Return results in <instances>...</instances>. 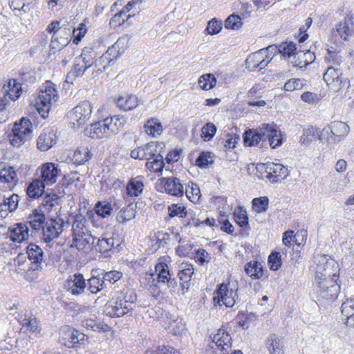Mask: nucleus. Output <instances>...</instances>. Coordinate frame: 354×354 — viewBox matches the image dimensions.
I'll use <instances>...</instances> for the list:
<instances>
[{
    "mask_svg": "<svg viewBox=\"0 0 354 354\" xmlns=\"http://www.w3.org/2000/svg\"><path fill=\"white\" fill-rule=\"evenodd\" d=\"M337 264L328 261L325 257L319 260L315 268V281L317 283V295L322 300L332 301L335 299L340 290L337 283Z\"/></svg>",
    "mask_w": 354,
    "mask_h": 354,
    "instance_id": "f257e3e1",
    "label": "nucleus"
},
{
    "mask_svg": "<svg viewBox=\"0 0 354 354\" xmlns=\"http://www.w3.org/2000/svg\"><path fill=\"white\" fill-rule=\"evenodd\" d=\"M57 99L58 95L55 85L50 82H47L40 88L33 105L39 114L43 118H46L48 115L52 104L56 102Z\"/></svg>",
    "mask_w": 354,
    "mask_h": 354,
    "instance_id": "f03ea898",
    "label": "nucleus"
},
{
    "mask_svg": "<svg viewBox=\"0 0 354 354\" xmlns=\"http://www.w3.org/2000/svg\"><path fill=\"white\" fill-rule=\"evenodd\" d=\"M127 299V296H124L122 293L113 297L104 306V313L110 317H122L133 309V301Z\"/></svg>",
    "mask_w": 354,
    "mask_h": 354,
    "instance_id": "7ed1b4c3",
    "label": "nucleus"
},
{
    "mask_svg": "<svg viewBox=\"0 0 354 354\" xmlns=\"http://www.w3.org/2000/svg\"><path fill=\"white\" fill-rule=\"evenodd\" d=\"M92 106L88 101H83L76 106L68 113L71 128L77 129L82 127L91 118Z\"/></svg>",
    "mask_w": 354,
    "mask_h": 354,
    "instance_id": "20e7f679",
    "label": "nucleus"
},
{
    "mask_svg": "<svg viewBox=\"0 0 354 354\" xmlns=\"http://www.w3.org/2000/svg\"><path fill=\"white\" fill-rule=\"evenodd\" d=\"M257 169L259 171H264L266 177L271 183H278L288 176V167L280 163L268 162L257 165Z\"/></svg>",
    "mask_w": 354,
    "mask_h": 354,
    "instance_id": "39448f33",
    "label": "nucleus"
},
{
    "mask_svg": "<svg viewBox=\"0 0 354 354\" xmlns=\"http://www.w3.org/2000/svg\"><path fill=\"white\" fill-rule=\"evenodd\" d=\"M239 299L237 290L229 288L225 283L220 284L214 292L213 302L214 306H221V302L230 308L237 304Z\"/></svg>",
    "mask_w": 354,
    "mask_h": 354,
    "instance_id": "423d86ee",
    "label": "nucleus"
},
{
    "mask_svg": "<svg viewBox=\"0 0 354 354\" xmlns=\"http://www.w3.org/2000/svg\"><path fill=\"white\" fill-rule=\"evenodd\" d=\"M65 222L60 216L51 218L45 222L42 227L43 240L46 243H49L53 239L57 238L64 230Z\"/></svg>",
    "mask_w": 354,
    "mask_h": 354,
    "instance_id": "0eeeda50",
    "label": "nucleus"
},
{
    "mask_svg": "<svg viewBox=\"0 0 354 354\" xmlns=\"http://www.w3.org/2000/svg\"><path fill=\"white\" fill-rule=\"evenodd\" d=\"M2 93L3 97L0 98V111L6 109L9 103L8 98L16 101L21 95V84L15 79L8 80V82L3 86Z\"/></svg>",
    "mask_w": 354,
    "mask_h": 354,
    "instance_id": "6e6552de",
    "label": "nucleus"
},
{
    "mask_svg": "<svg viewBox=\"0 0 354 354\" xmlns=\"http://www.w3.org/2000/svg\"><path fill=\"white\" fill-rule=\"evenodd\" d=\"M272 60L269 55L265 54L263 50H259L252 53L245 60V66L250 71L264 68Z\"/></svg>",
    "mask_w": 354,
    "mask_h": 354,
    "instance_id": "1a4fd4ad",
    "label": "nucleus"
},
{
    "mask_svg": "<svg viewBox=\"0 0 354 354\" xmlns=\"http://www.w3.org/2000/svg\"><path fill=\"white\" fill-rule=\"evenodd\" d=\"M155 272L157 274V282L155 286L158 284L166 283L168 288L171 290L175 289L178 286L177 279L172 277L170 273L168 266L165 263H159L155 267Z\"/></svg>",
    "mask_w": 354,
    "mask_h": 354,
    "instance_id": "9d476101",
    "label": "nucleus"
},
{
    "mask_svg": "<svg viewBox=\"0 0 354 354\" xmlns=\"http://www.w3.org/2000/svg\"><path fill=\"white\" fill-rule=\"evenodd\" d=\"M64 287L73 295H80L86 288V283L83 274L75 273L66 281Z\"/></svg>",
    "mask_w": 354,
    "mask_h": 354,
    "instance_id": "9b49d317",
    "label": "nucleus"
},
{
    "mask_svg": "<svg viewBox=\"0 0 354 354\" xmlns=\"http://www.w3.org/2000/svg\"><path fill=\"white\" fill-rule=\"evenodd\" d=\"M267 124H263L259 129H248L243 136V142L247 147L257 146L261 141H265Z\"/></svg>",
    "mask_w": 354,
    "mask_h": 354,
    "instance_id": "f8f14e48",
    "label": "nucleus"
},
{
    "mask_svg": "<svg viewBox=\"0 0 354 354\" xmlns=\"http://www.w3.org/2000/svg\"><path fill=\"white\" fill-rule=\"evenodd\" d=\"M111 119L106 118L103 120L92 124L88 130L91 138L101 139L111 136L109 124H111Z\"/></svg>",
    "mask_w": 354,
    "mask_h": 354,
    "instance_id": "ddd939ff",
    "label": "nucleus"
},
{
    "mask_svg": "<svg viewBox=\"0 0 354 354\" xmlns=\"http://www.w3.org/2000/svg\"><path fill=\"white\" fill-rule=\"evenodd\" d=\"M159 180L167 194L177 197L183 196V185L179 178L176 177L161 178Z\"/></svg>",
    "mask_w": 354,
    "mask_h": 354,
    "instance_id": "4468645a",
    "label": "nucleus"
},
{
    "mask_svg": "<svg viewBox=\"0 0 354 354\" xmlns=\"http://www.w3.org/2000/svg\"><path fill=\"white\" fill-rule=\"evenodd\" d=\"M60 169L58 165L53 162H46L42 165L41 171V177L44 185H52L57 180V177L59 175Z\"/></svg>",
    "mask_w": 354,
    "mask_h": 354,
    "instance_id": "2eb2a0df",
    "label": "nucleus"
},
{
    "mask_svg": "<svg viewBox=\"0 0 354 354\" xmlns=\"http://www.w3.org/2000/svg\"><path fill=\"white\" fill-rule=\"evenodd\" d=\"M342 73L339 69H336L332 66L328 68L323 78L330 90L334 92L339 91L342 88Z\"/></svg>",
    "mask_w": 354,
    "mask_h": 354,
    "instance_id": "dca6fc26",
    "label": "nucleus"
},
{
    "mask_svg": "<svg viewBox=\"0 0 354 354\" xmlns=\"http://www.w3.org/2000/svg\"><path fill=\"white\" fill-rule=\"evenodd\" d=\"M212 342L215 343L217 348L223 351L228 353L231 351L232 337L224 326L218 330L214 335Z\"/></svg>",
    "mask_w": 354,
    "mask_h": 354,
    "instance_id": "f3484780",
    "label": "nucleus"
},
{
    "mask_svg": "<svg viewBox=\"0 0 354 354\" xmlns=\"http://www.w3.org/2000/svg\"><path fill=\"white\" fill-rule=\"evenodd\" d=\"M145 177L142 176H137L131 178L127 184V194L130 197L140 196L144 189Z\"/></svg>",
    "mask_w": 354,
    "mask_h": 354,
    "instance_id": "a211bd4d",
    "label": "nucleus"
},
{
    "mask_svg": "<svg viewBox=\"0 0 354 354\" xmlns=\"http://www.w3.org/2000/svg\"><path fill=\"white\" fill-rule=\"evenodd\" d=\"M180 270L178 271V276L180 279V286L182 290L187 291L190 286L191 278L194 274L193 266L188 263H181ZM183 294H185L183 292Z\"/></svg>",
    "mask_w": 354,
    "mask_h": 354,
    "instance_id": "6ab92c4d",
    "label": "nucleus"
},
{
    "mask_svg": "<svg viewBox=\"0 0 354 354\" xmlns=\"http://www.w3.org/2000/svg\"><path fill=\"white\" fill-rule=\"evenodd\" d=\"M138 97L133 94H124L119 96L116 100L117 106L124 111L136 109L139 104Z\"/></svg>",
    "mask_w": 354,
    "mask_h": 354,
    "instance_id": "aec40b11",
    "label": "nucleus"
},
{
    "mask_svg": "<svg viewBox=\"0 0 354 354\" xmlns=\"http://www.w3.org/2000/svg\"><path fill=\"white\" fill-rule=\"evenodd\" d=\"M315 59V55L310 50H306V52L299 51L297 52L296 55H293V60H291V63L294 66L303 68L313 63Z\"/></svg>",
    "mask_w": 354,
    "mask_h": 354,
    "instance_id": "412c9836",
    "label": "nucleus"
},
{
    "mask_svg": "<svg viewBox=\"0 0 354 354\" xmlns=\"http://www.w3.org/2000/svg\"><path fill=\"white\" fill-rule=\"evenodd\" d=\"M342 317H345V324L348 327L354 328V299L347 298L341 306Z\"/></svg>",
    "mask_w": 354,
    "mask_h": 354,
    "instance_id": "4be33fe9",
    "label": "nucleus"
},
{
    "mask_svg": "<svg viewBox=\"0 0 354 354\" xmlns=\"http://www.w3.org/2000/svg\"><path fill=\"white\" fill-rule=\"evenodd\" d=\"M266 347L270 354H284L283 339L276 334H270L266 339Z\"/></svg>",
    "mask_w": 354,
    "mask_h": 354,
    "instance_id": "5701e85b",
    "label": "nucleus"
},
{
    "mask_svg": "<svg viewBox=\"0 0 354 354\" xmlns=\"http://www.w3.org/2000/svg\"><path fill=\"white\" fill-rule=\"evenodd\" d=\"M88 225L87 220L82 215H77L72 225L73 237H80V235L85 236L86 234H91Z\"/></svg>",
    "mask_w": 354,
    "mask_h": 354,
    "instance_id": "b1692460",
    "label": "nucleus"
},
{
    "mask_svg": "<svg viewBox=\"0 0 354 354\" xmlns=\"http://www.w3.org/2000/svg\"><path fill=\"white\" fill-rule=\"evenodd\" d=\"M269 128H266L265 141L268 140L272 148L274 149L282 144L281 133L278 127L273 124H267Z\"/></svg>",
    "mask_w": 354,
    "mask_h": 354,
    "instance_id": "393cba45",
    "label": "nucleus"
},
{
    "mask_svg": "<svg viewBox=\"0 0 354 354\" xmlns=\"http://www.w3.org/2000/svg\"><path fill=\"white\" fill-rule=\"evenodd\" d=\"M56 143V136L53 131L43 132L37 138V148L43 151H48Z\"/></svg>",
    "mask_w": 354,
    "mask_h": 354,
    "instance_id": "a878e982",
    "label": "nucleus"
},
{
    "mask_svg": "<svg viewBox=\"0 0 354 354\" xmlns=\"http://www.w3.org/2000/svg\"><path fill=\"white\" fill-rule=\"evenodd\" d=\"M69 337L66 339L64 345L68 348H80L82 345L85 344L87 340V337L82 333L78 330H69Z\"/></svg>",
    "mask_w": 354,
    "mask_h": 354,
    "instance_id": "bb28decb",
    "label": "nucleus"
},
{
    "mask_svg": "<svg viewBox=\"0 0 354 354\" xmlns=\"http://www.w3.org/2000/svg\"><path fill=\"white\" fill-rule=\"evenodd\" d=\"M26 253L32 265L40 264L44 259V252L43 250L35 243H30L27 246Z\"/></svg>",
    "mask_w": 354,
    "mask_h": 354,
    "instance_id": "cd10ccee",
    "label": "nucleus"
},
{
    "mask_svg": "<svg viewBox=\"0 0 354 354\" xmlns=\"http://www.w3.org/2000/svg\"><path fill=\"white\" fill-rule=\"evenodd\" d=\"M95 238L92 234L85 236L80 235V237H73V245L78 250L88 251L92 249L94 244Z\"/></svg>",
    "mask_w": 354,
    "mask_h": 354,
    "instance_id": "c85d7f7f",
    "label": "nucleus"
},
{
    "mask_svg": "<svg viewBox=\"0 0 354 354\" xmlns=\"http://www.w3.org/2000/svg\"><path fill=\"white\" fill-rule=\"evenodd\" d=\"M45 215L41 209H35L29 215L27 223L34 230H39L45 223Z\"/></svg>",
    "mask_w": 354,
    "mask_h": 354,
    "instance_id": "c756f323",
    "label": "nucleus"
},
{
    "mask_svg": "<svg viewBox=\"0 0 354 354\" xmlns=\"http://www.w3.org/2000/svg\"><path fill=\"white\" fill-rule=\"evenodd\" d=\"M331 133L335 137V140L340 141L349 133L350 128L345 122L335 121L330 126Z\"/></svg>",
    "mask_w": 354,
    "mask_h": 354,
    "instance_id": "7c9ffc66",
    "label": "nucleus"
},
{
    "mask_svg": "<svg viewBox=\"0 0 354 354\" xmlns=\"http://www.w3.org/2000/svg\"><path fill=\"white\" fill-rule=\"evenodd\" d=\"M45 185L39 179L33 180L26 188V194L31 198L41 196L44 192Z\"/></svg>",
    "mask_w": 354,
    "mask_h": 354,
    "instance_id": "2f4dec72",
    "label": "nucleus"
},
{
    "mask_svg": "<svg viewBox=\"0 0 354 354\" xmlns=\"http://www.w3.org/2000/svg\"><path fill=\"white\" fill-rule=\"evenodd\" d=\"M64 36L60 35H56L55 36H52L51 41L50 44V51L53 53H55L57 50H60L65 46H66L69 42L68 41V35L69 32L64 33Z\"/></svg>",
    "mask_w": 354,
    "mask_h": 354,
    "instance_id": "473e14b6",
    "label": "nucleus"
},
{
    "mask_svg": "<svg viewBox=\"0 0 354 354\" xmlns=\"http://www.w3.org/2000/svg\"><path fill=\"white\" fill-rule=\"evenodd\" d=\"M144 130L145 133L152 137L160 136L162 132V127L158 119L151 118L145 124Z\"/></svg>",
    "mask_w": 354,
    "mask_h": 354,
    "instance_id": "72a5a7b5",
    "label": "nucleus"
},
{
    "mask_svg": "<svg viewBox=\"0 0 354 354\" xmlns=\"http://www.w3.org/2000/svg\"><path fill=\"white\" fill-rule=\"evenodd\" d=\"M90 70L79 57L75 59L73 68L66 76L67 82L72 81L71 77H82L87 71Z\"/></svg>",
    "mask_w": 354,
    "mask_h": 354,
    "instance_id": "f704fd0d",
    "label": "nucleus"
},
{
    "mask_svg": "<svg viewBox=\"0 0 354 354\" xmlns=\"http://www.w3.org/2000/svg\"><path fill=\"white\" fill-rule=\"evenodd\" d=\"M245 272L253 279H259L263 274V267L257 261L247 263L245 266Z\"/></svg>",
    "mask_w": 354,
    "mask_h": 354,
    "instance_id": "c9c22d12",
    "label": "nucleus"
},
{
    "mask_svg": "<svg viewBox=\"0 0 354 354\" xmlns=\"http://www.w3.org/2000/svg\"><path fill=\"white\" fill-rule=\"evenodd\" d=\"M136 209L133 204L122 208L117 214L116 220L118 223H124L135 218Z\"/></svg>",
    "mask_w": 354,
    "mask_h": 354,
    "instance_id": "e433bc0d",
    "label": "nucleus"
},
{
    "mask_svg": "<svg viewBox=\"0 0 354 354\" xmlns=\"http://www.w3.org/2000/svg\"><path fill=\"white\" fill-rule=\"evenodd\" d=\"M32 125L31 121L28 119L23 118L21 119L19 123L16 122L12 130L23 134L24 136H26L29 138L31 137Z\"/></svg>",
    "mask_w": 354,
    "mask_h": 354,
    "instance_id": "4c0bfd02",
    "label": "nucleus"
},
{
    "mask_svg": "<svg viewBox=\"0 0 354 354\" xmlns=\"http://www.w3.org/2000/svg\"><path fill=\"white\" fill-rule=\"evenodd\" d=\"M22 327L32 333H39L41 331V326L39 322L34 316H25L20 319Z\"/></svg>",
    "mask_w": 354,
    "mask_h": 354,
    "instance_id": "58836bf2",
    "label": "nucleus"
},
{
    "mask_svg": "<svg viewBox=\"0 0 354 354\" xmlns=\"http://www.w3.org/2000/svg\"><path fill=\"white\" fill-rule=\"evenodd\" d=\"M28 238V226L25 223H18L12 232V239L21 242Z\"/></svg>",
    "mask_w": 354,
    "mask_h": 354,
    "instance_id": "ea45409f",
    "label": "nucleus"
},
{
    "mask_svg": "<svg viewBox=\"0 0 354 354\" xmlns=\"http://www.w3.org/2000/svg\"><path fill=\"white\" fill-rule=\"evenodd\" d=\"M92 156L88 147H82L77 148L73 153V160L77 165H83Z\"/></svg>",
    "mask_w": 354,
    "mask_h": 354,
    "instance_id": "a19ab883",
    "label": "nucleus"
},
{
    "mask_svg": "<svg viewBox=\"0 0 354 354\" xmlns=\"http://www.w3.org/2000/svg\"><path fill=\"white\" fill-rule=\"evenodd\" d=\"M86 287H88V290L93 294H97L106 288L105 282L103 281L102 277H100V275L91 277L87 281Z\"/></svg>",
    "mask_w": 354,
    "mask_h": 354,
    "instance_id": "79ce46f5",
    "label": "nucleus"
},
{
    "mask_svg": "<svg viewBox=\"0 0 354 354\" xmlns=\"http://www.w3.org/2000/svg\"><path fill=\"white\" fill-rule=\"evenodd\" d=\"M109 119H111V124H109L111 135L118 133L127 122V118L124 115H114Z\"/></svg>",
    "mask_w": 354,
    "mask_h": 354,
    "instance_id": "37998d69",
    "label": "nucleus"
},
{
    "mask_svg": "<svg viewBox=\"0 0 354 354\" xmlns=\"http://www.w3.org/2000/svg\"><path fill=\"white\" fill-rule=\"evenodd\" d=\"M114 247V239L111 237L102 236L97 240V243L94 245L97 252L105 253L110 251Z\"/></svg>",
    "mask_w": 354,
    "mask_h": 354,
    "instance_id": "c03bdc74",
    "label": "nucleus"
},
{
    "mask_svg": "<svg viewBox=\"0 0 354 354\" xmlns=\"http://www.w3.org/2000/svg\"><path fill=\"white\" fill-rule=\"evenodd\" d=\"M97 53L91 48H85L82 50L79 57L82 59V62L91 69L95 60Z\"/></svg>",
    "mask_w": 354,
    "mask_h": 354,
    "instance_id": "a18cd8bd",
    "label": "nucleus"
},
{
    "mask_svg": "<svg viewBox=\"0 0 354 354\" xmlns=\"http://www.w3.org/2000/svg\"><path fill=\"white\" fill-rule=\"evenodd\" d=\"M108 58L103 55L95 58L93 67L91 68L92 75H97L106 71L109 66H112L113 64H108Z\"/></svg>",
    "mask_w": 354,
    "mask_h": 354,
    "instance_id": "49530a36",
    "label": "nucleus"
},
{
    "mask_svg": "<svg viewBox=\"0 0 354 354\" xmlns=\"http://www.w3.org/2000/svg\"><path fill=\"white\" fill-rule=\"evenodd\" d=\"M214 155L209 151H202L196 160V165L200 168H207L214 163Z\"/></svg>",
    "mask_w": 354,
    "mask_h": 354,
    "instance_id": "de8ad7c7",
    "label": "nucleus"
},
{
    "mask_svg": "<svg viewBox=\"0 0 354 354\" xmlns=\"http://www.w3.org/2000/svg\"><path fill=\"white\" fill-rule=\"evenodd\" d=\"M279 53L285 57H288L293 60V55L297 53L296 45L290 42H283L279 45Z\"/></svg>",
    "mask_w": 354,
    "mask_h": 354,
    "instance_id": "09e8293b",
    "label": "nucleus"
},
{
    "mask_svg": "<svg viewBox=\"0 0 354 354\" xmlns=\"http://www.w3.org/2000/svg\"><path fill=\"white\" fill-rule=\"evenodd\" d=\"M199 86L205 91H208L215 86L216 79L214 75L207 73L201 75L198 79Z\"/></svg>",
    "mask_w": 354,
    "mask_h": 354,
    "instance_id": "8fccbe9b",
    "label": "nucleus"
},
{
    "mask_svg": "<svg viewBox=\"0 0 354 354\" xmlns=\"http://www.w3.org/2000/svg\"><path fill=\"white\" fill-rule=\"evenodd\" d=\"M169 216L171 218L178 216L179 218H185L188 215H191L190 212H188L186 207L180 204H172L168 207Z\"/></svg>",
    "mask_w": 354,
    "mask_h": 354,
    "instance_id": "3c124183",
    "label": "nucleus"
},
{
    "mask_svg": "<svg viewBox=\"0 0 354 354\" xmlns=\"http://www.w3.org/2000/svg\"><path fill=\"white\" fill-rule=\"evenodd\" d=\"M59 198L56 194H46L41 199V205L46 210L50 211L59 204Z\"/></svg>",
    "mask_w": 354,
    "mask_h": 354,
    "instance_id": "603ef678",
    "label": "nucleus"
},
{
    "mask_svg": "<svg viewBox=\"0 0 354 354\" xmlns=\"http://www.w3.org/2000/svg\"><path fill=\"white\" fill-rule=\"evenodd\" d=\"M305 85H306V80L305 79L291 78L285 83L283 88L286 91H293L301 89Z\"/></svg>",
    "mask_w": 354,
    "mask_h": 354,
    "instance_id": "864d4df0",
    "label": "nucleus"
},
{
    "mask_svg": "<svg viewBox=\"0 0 354 354\" xmlns=\"http://www.w3.org/2000/svg\"><path fill=\"white\" fill-rule=\"evenodd\" d=\"M95 209L96 214L102 217L106 218L108 216H110L113 208L111 207V203L106 201H98L95 206Z\"/></svg>",
    "mask_w": 354,
    "mask_h": 354,
    "instance_id": "5fc2aeb1",
    "label": "nucleus"
},
{
    "mask_svg": "<svg viewBox=\"0 0 354 354\" xmlns=\"http://www.w3.org/2000/svg\"><path fill=\"white\" fill-rule=\"evenodd\" d=\"M152 159V161L148 160L146 162V168L153 172H162L165 165L163 156H156Z\"/></svg>",
    "mask_w": 354,
    "mask_h": 354,
    "instance_id": "6e6d98bb",
    "label": "nucleus"
},
{
    "mask_svg": "<svg viewBox=\"0 0 354 354\" xmlns=\"http://www.w3.org/2000/svg\"><path fill=\"white\" fill-rule=\"evenodd\" d=\"M216 127L212 122L205 124L201 129V138L204 141H209L216 132Z\"/></svg>",
    "mask_w": 354,
    "mask_h": 354,
    "instance_id": "4d7b16f0",
    "label": "nucleus"
},
{
    "mask_svg": "<svg viewBox=\"0 0 354 354\" xmlns=\"http://www.w3.org/2000/svg\"><path fill=\"white\" fill-rule=\"evenodd\" d=\"M234 221L240 227L248 225L247 212L242 207H239L234 212Z\"/></svg>",
    "mask_w": 354,
    "mask_h": 354,
    "instance_id": "13d9d810",
    "label": "nucleus"
},
{
    "mask_svg": "<svg viewBox=\"0 0 354 354\" xmlns=\"http://www.w3.org/2000/svg\"><path fill=\"white\" fill-rule=\"evenodd\" d=\"M17 179V174L12 167L3 168L0 171V180L7 183H12Z\"/></svg>",
    "mask_w": 354,
    "mask_h": 354,
    "instance_id": "bf43d9fd",
    "label": "nucleus"
},
{
    "mask_svg": "<svg viewBox=\"0 0 354 354\" xmlns=\"http://www.w3.org/2000/svg\"><path fill=\"white\" fill-rule=\"evenodd\" d=\"M102 279L105 282V286L106 287L107 283L114 284L115 282L119 281L122 274L120 272L113 270L110 272H102L101 274Z\"/></svg>",
    "mask_w": 354,
    "mask_h": 354,
    "instance_id": "052dcab7",
    "label": "nucleus"
},
{
    "mask_svg": "<svg viewBox=\"0 0 354 354\" xmlns=\"http://www.w3.org/2000/svg\"><path fill=\"white\" fill-rule=\"evenodd\" d=\"M135 15V12L133 14L129 15H124L121 11L115 13L111 19L109 24L111 27L116 28L119 26L122 25L129 18Z\"/></svg>",
    "mask_w": 354,
    "mask_h": 354,
    "instance_id": "680f3d73",
    "label": "nucleus"
},
{
    "mask_svg": "<svg viewBox=\"0 0 354 354\" xmlns=\"http://www.w3.org/2000/svg\"><path fill=\"white\" fill-rule=\"evenodd\" d=\"M252 206L255 212L261 213L265 212L268 209L269 200L268 197L255 198L252 200Z\"/></svg>",
    "mask_w": 354,
    "mask_h": 354,
    "instance_id": "e2e57ef3",
    "label": "nucleus"
},
{
    "mask_svg": "<svg viewBox=\"0 0 354 354\" xmlns=\"http://www.w3.org/2000/svg\"><path fill=\"white\" fill-rule=\"evenodd\" d=\"M241 26V18L239 15H231L225 21V27L227 29L237 30Z\"/></svg>",
    "mask_w": 354,
    "mask_h": 354,
    "instance_id": "0e129e2a",
    "label": "nucleus"
},
{
    "mask_svg": "<svg viewBox=\"0 0 354 354\" xmlns=\"http://www.w3.org/2000/svg\"><path fill=\"white\" fill-rule=\"evenodd\" d=\"M29 138L24 136L23 134L15 131L12 129V133L9 136L10 144L15 147H19L22 144L25 143Z\"/></svg>",
    "mask_w": 354,
    "mask_h": 354,
    "instance_id": "69168bd1",
    "label": "nucleus"
},
{
    "mask_svg": "<svg viewBox=\"0 0 354 354\" xmlns=\"http://www.w3.org/2000/svg\"><path fill=\"white\" fill-rule=\"evenodd\" d=\"M281 254L272 252L268 257V262L272 270H277L281 266Z\"/></svg>",
    "mask_w": 354,
    "mask_h": 354,
    "instance_id": "338daca9",
    "label": "nucleus"
},
{
    "mask_svg": "<svg viewBox=\"0 0 354 354\" xmlns=\"http://www.w3.org/2000/svg\"><path fill=\"white\" fill-rule=\"evenodd\" d=\"M145 354H180L179 352L170 346H158L156 350L147 349Z\"/></svg>",
    "mask_w": 354,
    "mask_h": 354,
    "instance_id": "774afa93",
    "label": "nucleus"
}]
</instances>
